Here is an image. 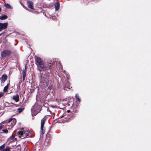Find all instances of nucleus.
I'll use <instances>...</instances> for the list:
<instances>
[{"label": "nucleus", "instance_id": "25", "mask_svg": "<svg viewBox=\"0 0 151 151\" xmlns=\"http://www.w3.org/2000/svg\"><path fill=\"white\" fill-rule=\"evenodd\" d=\"M23 110H24V109H21V108H19L18 109V112L19 113L22 112Z\"/></svg>", "mask_w": 151, "mask_h": 151}, {"label": "nucleus", "instance_id": "18", "mask_svg": "<svg viewBox=\"0 0 151 151\" xmlns=\"http://www.w3.org/2000/svg\"><path fill=\"white\" fill-rule=\"evenodd\" d=\"M9 83H8L6 85V86L3 89V91L4 92H6L8 90V89L9 87Z\"/></svg>", "mask_w": 151, "mask_h": 151}, {"label": "nucleus", "instance_id": "3", "mask_svg": "<svg viewBox=\"0 0 151 151\" xmlns=\"http://www.w3.org/2000/svg\"><path fill=\"white\" fill-rule=\"evenodd\" d=\"M11 51L9 50H3L1 52V55L2 58H4L6 57L9 56L11 54Z\"/></svg>", "mask_w": 151, "mask_h": 151}, {"label": "nucleus", "instance_id": "7", "mask_svg": "<svg viewBox=\"0 0 151 151\" xmlns=\"http://www.w3.org/2000/svg\"><path fill=\"white\" fill-rule=\"evenodd\" d=\"M8 24L7 22L0 23V32L5 29L7 27Z\"/></svg>", "mask_w": 151, "mask_h": 151}, {"label": "nucleus", "instance_id": "10", "mask_svg": "<svg viewBox=\"0 0 151 151\" xmlns=\"http://www.w3.org/2000/svg\"><path fill=\"white\" fill-rule=\"evenodd\" d=\"M7 79V76L6 75L3 74L2 75L1 77V83H4L5 81H6Z\"/></svg>", "mask_w": 151, "mask_h": 151}, {"label": "nucleus", "instance_id": "4", "mask_svg": "<svg viewBox=\"0 0 151 151\" xmlns=\"http://www.w3.org/2000/svg\"><path fill=\"white\" fill-rule=\"evenodd\" d=\"M17 134L19 136V137L21 138V139H23L25 137L28 138L29 137V134L26 133H24L21 132H18Z\"/></svg>", "mask_w": 151, "mask_h": 151}, {"label": "nucleus", "instance_id": "9", "mask_svg": "<svg viewBox=\"0 0 151 151\" xmlns=\"http://www.w3.org/2000/svg\"><path fill=\"white\" fill-rule=\"evenodd\" d=\"M27 4L29 8L32 9H33V3L32 1H27Z\"/></svg>", "mask_w": 151, "mask_h": 151}, {"label": "nucleus", "instance_id": "1", "mask_svg": "<svg viewBox=\"0 0 151 151\" xmlns=\"http://www.w3.org/2000/svg\"><path fill=\"white\" fill-rule=\"evenodd\" d=\"M35 63L38 67H40L41 68L44 69L46 68V66L41 59L39 57H37L35 58Z\"/></svg>", "mask_w": 151, "mask_h": 151}, {"label": "nucleus", "instance_id": "13", "mask_svg": "<svg viewBox=\"0 0 151 151\" xmlns=\"http://www.w3.org/2000/svg\"><path fill=\"white\" fill-rule=\"evenodd\" d=\"M48 91L49 92H51L52 93V94H53V93L54 92V90L53 88V86L52 85H51L49 86L48 87Z\"/></svg>", "mask_w": 151, "mask_h": 151}, {"label": "nucleus", "instance_id": "11", "mask_svg": "<svg viewBox=\"0 0 151 151\" xmlns=\"http://www.w3.org/2000/svg\"><path fill=\"white\" fill-rule=\"evenodd\" d=\"M55 11H57L60 8V3L59 1H57L55 2Z\"/></svg>", "mask_w": 151, "mask_h": 151}, {"label": "nucleus", "instance_id": "14", "mask_svg": "<svg viewBox=\"0 0 151 151\" xmlns=\"http://www.w3.org/2000/svg\"><path fill=\"white\" fill-rule=\"evenodd\" d=\"M19 97L18 94L14 96L13 97V99L17 102L19 101Z\"/></svg>", "mask_w": 151, "mask_h": 151}, {"label": "nucleus", "instance_id": "6", "mask_svg": "<svg viewBox=\"0 0 151 151\" xmlns=\"http://www.w3.org/2000/svg\"><path fill=\"white\" fill-rule=\"evenodd\" d=\"M46 119L44 118H43L41 120V128L40 129L42 133L44 134L45 132V130L43 129L44 126Z\"/></svg>", "mask_w": 151, "mask_h": 151}, {"label": "nucleus", "instance_id": "8", "mask_svg": "<svg viewBox=\"0 0 151 151\" xmlns=\"http://www.w3.org/2000/svg\"><path fill=\"white\" fill-rule=\"evenodd\" d=\"M69 83L68 81L66 83V84L63 86V89L67 91H68L70 88V85H69Z\"/></svg>", "mask_w": 151, "mask_h": 151}, {"label": "nucleus", "instance_id": "35", "mask_svg": "<svg viewBox=\"0 0 151 151\" xmlns=\"http://www.w3.org/2000/svg\"><path fill=\"white\" fill-rule=\"evenodd\" d=\"M1 9L0 8V12H1Z\"/></svg>", "mask_w": 151, "mask_h": 151}, {"label": "nucleus", "instance_id": "31", "mask_svg": "<svg viewBox=\"0 0 151 151\" xmlns=\"http://www.w3.org/2000/svg\"><path fill=\"white\" fill-rule=\"evenodd\" d=\"M15 135H12V136L11 137L12 139H13L14 138V137H15Z\"/></svg>", "mask_w": 151, "mask_h": 151}, {"label": "nucleus", "instance_id": "36", "mask_svg": "<svg viewBox=\"0 0 151 151\" xmlns=\"http://www.w3.org/2000/svg\"><path fill=\"white\" fill-rule=\"evenodd\" d=\"M3 114H2L1 115H0V116H1Z\"/></svg>", "mask_w": 151, "mask_h": 151}, {"label": "nucleus", "instance_id": "27", "mask_svg": "<svg viewBox=\"0 0 151 151\" xmlns=\"http://www.w3.org/2000/svg\"><path fill=\"white\" fill-rule=\"evenodd\" d=\"M51 65V64L50 63H49L48 64V65L47 66H46V67L47 68L50 69V67Z\"/></svg>", "mask_w": 151, "mask_h": 151}, {"label": "nucleus", "instance_id": "28", "mask_svg": "<svg viewBox=\"0 0 151 151\" xmlns=\"http://www.w3.org/2000/svg\"><path fill=\"white\" fill-rule=\"evenodd\" d=\"M4 127V125H1V126H0V130L2 129V128H3Z\"/></svg>", "mask_w": 151, "mask_h": 151}, {"label": "nucleus", "instance_id": "30", "mask_svg": "<svg viewBox=\"0 0 151 151\" xmlns=\"http://www.w3.org/2000/svg\"><path fill=\"white\" fill-rule=\"evenodd\" d=\"M3 95H4V93H0V98L2 96H3Z\"/></svg>", "mask_w": 151, "mask_h": 151}, {"label": "nucleus", "instance_id": "32", "mask_svg": "<svg viewBox=\"0 0 151 151\" xmlns=\"http://www.w3.org/2000/svg\"><path fill=\"white\" fill-rule=\"evenodd\" d=\"M66 76L67 79H68H68L69 78V76L67 74H66Z\"/></svg>", "mask_w": 151, "mask_h": 151}, {"label": "nucleus", "instance_id": "5", "mask_svg": "<svg viewBox=\"0 0 151 151\" xmlns=\"http://www.w3.org/2000/svg\"><path fill=\"white\" fill-rule=\"evenodd\" d=\"M16 120L15 118L10 119L9 120L8 122L9 124V125H10L11 127H12L16 123Z\"/></svg>", "mask_w": 151, "mask_h": 151}, {"label": "nucleus", "instance_id": "21", "mask_svg": "<svg viewBox=\"0 0 151 151\" xmlns=\"http://www.w3.org/2000/svg\"><path fill=\"white\" fill-rule=\"evenodd\" d=\"M4 105L5 106H6V107H7V106L9 107V106H11L10 105V103H9L7 102H5L4 103Z\"/></svg>", "mask_w": 151, "mask_h": 151}, {"label": "nucleus", "instance_id": "2", "mask_svg": "<svg viewBox=\"0 0 151 151\" xmlns=\"http://www.w3.org/2000/svg\"><path fill=\"white\" fill-rule=\"evenodd\" d=\"M40 111V107L37 104H35L32 107L31 109L32 115V116H35Z\"/></svg>", "mask_w": 151, "mask_h": 151}, {"label": "nucleus", "instance_id": "20", "mask_svg": "<svg viewBox=\"0 0 151 151\" xmlns=\"http://www.w3.org/2000/svg\"><path fill=\"white\" fill-rule=\"evenodd\" d=\"M5 144L4 143L2 145L0 146V151L4 149L5 147Z\"/></svg>", "mask_w": 151, "mask_h": 151}, {"label": "nucleus", "instance_id": "22", "mask_svg": "<svg viewBox=\"0 0 151 151\" xmlns=\"http://www.w3.org/2000/svg\"><path fill=\"white\" fill-rule=\"evenodd\" d=\"M76 98L79 102H80V99L79 98L78 94H77L76 95Z\"/></svg>", "mask_w": 151, "mask_h": 151}, {"label": "nucleus", "instance_id": "24", "mask_svg": "<svg viewBox=\"0 0 151 151\" xmlns=\"http://www.w3.org/2000/svg\"><path fill=\"white\" fill-rule=\"evenodd\" d=\"M22 131H20L24 133H26L27 132H28V130L27 129H24V128L23 129Z\"/></svg>", "mask_w": 151, "mask_h": 151}, {"label": "nucleus", "instance_id": "33", "mask_svg": "<svg viewBox=\"0 0 151 151\" xmlns=\"http://www.w3.org/2000/svg\"><path fill=\"white\" fill-rule=\"evenodd\" d=\"M70 111V110H68V111H67V112H68L69 113V112L70 111Z\"/></svg>", "mask_w": 151, "mask_h": 151}, {"label": "nucleus", "instance_id": "26", "mask_svg": "<svg viewBox=\"0 0 151 151\" xmlns=\"http://www.w3.org/2000/svg\"><path fill=\"white\" fill-rule=\"evenodd\" d=\"M2 131L4 132L5 133H7L8 132V130L6 129H3Z\"/></svg>", "mask_w": 151, "mask_h": 151}, {"label": "nucleus", "instance_id": "23", "mask_svg": "<svg viewBox=\"0 0 151 151\" xmlns=\"http://www.w3.org/2000/svg\"><path fill=\"white\" fill-rule=\"evenodd\" d=\"M60 105H62L63 106H67H67H70V104H69L68 103H62L61 104H60Z\"/></svg>", "mask_w": 151, "mask_h": 151}, {"label": "nucleus", "instance_id": "15", "mask_svg": "<svg viewBox=\"0 0 151 151\" xmlns=\"http://www.w3.org/2000/svg\"><path fill=\"white\" fill-rule=\"evenodd\" d=\"M8 18V17L6 15L3 14L0 16V19L3 20L6 19Z\"/></svg>", "mask_w": 151, "mask_h": 151}, {"label": "nucleus", "instance_id": "17", "mask_svg": "<svg viewBox=\"0 0 151 151\" xmlns=\"http://www.w3.org/2000/svg\"><path fill=\"white\" fill-rule=\"evenodd\" d=\"M34 86L31 84V86L29 88V89L30 90L29 93H32L34 91Z\"/></svg>", "mask_w": 151, "mask_h": 151}, {"label": "nucleus", "instance_id": "37", "mask_svg": "<svg viewBox=\"0 0 151 151\" xmlns=\"http://www.w3.org/2000/svg\"><path fill=\"white\" fill-rule=\"evenodd\" d=\"M4 151L3 150H1V151Z\"/></svg>", "mask_w": 151, "mask_h": 151}, {"label": "nucleus", "instance_id": "29", "mask_svg": "<svg viewBox=\"0 0 151 151\" xmlns=\"http://www.w3.org/2000/svg\"><path fill=\"white\" fill-rule=\"evenodd\" d=\"M47 112H49L50 113V114H51V111H50V110L49 109H47Z\"/></svg>", "mask_w": 151, "mask_h": 151}, {"label": "nucleus", "instance_id": "12", "mask_svg": "<svg viewBox=\"0 0 151 151\" xmlns=\"http://www.w3.org/2000/svg\"><path fill=\"white\" fill-rule=\"evenodd\" d=\"M27 70L26 65H25L24 69L22 72V76L23 78V80L24 81L25 80L26 76V72Z\"/></svg>", "mask_w": 151, "mask_h": 151}, {"label": "nucleus", "instance_id": "16", "mask_svg": "<svg viewBox=\"0 0 151 151\" xmlns=\"http://www.w3.org/2000/svg\"><path fill=\"white\" fill-rule=\"evenodd\" d=\"M4 6L7 9H12V7L8 4H5Z\"/></svg>", "mask_w": 151, "mask_h": 151}, {"label": "nucleus", "instance_id": "19", "mask_svg": "<svg viewBox=\"0 0 151 151\" xmlns=\"http://www.w3.org/2000/svg\"><path fill=\"white\" fill-rule=\"evenodd\" d=\"M10 147H7L5 148L3 150L4 151H10V149H11Z\"/></svg>", "mask_w": 151, "mask_h": 151}, {"label": "nucleus", "instance_id": "34", "mask_svg": "<svg viewBox=\"0 0 151 151\" xmlns=\"http://www.w3.org/2000/svg\"><path fill=\"white\" fill-rule=\"evenodd\" d=\"M3 33H2L0 34V36L2 34H3Z\"/></svg>", "mask_w": 151, "mask_h": 151}]
</instances>
